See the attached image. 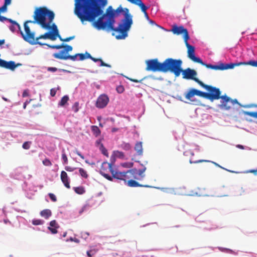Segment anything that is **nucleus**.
Wrapping results in <instances>:
<instances>
[{"instance_id":"15","label":"nucleus","mask_w":257,"mask_h":257,"mask_svg":"<svg viewBox=\"0 0 257 257\" xmlns=\"http://www.w3.org/2000/svg\"><path fill=\"white\" fill-rule=\"evenodd\" d=\"M127 1L133 4H135V5L139 6L141 8L142 11L144 13L146 19L148 20L149 19V16L146 12L147 10L148 9V8L142 2V0H127Z\"/></svg>"},{"instance_id":"29","label":"nucleus","mask_w":257,"mask_h":257,"mask_svg":"<svg viewBox=\"0 0 257 257\" xmlns=\"http://www.w3.org/2000/svg\"><path fill=\"white\" fill-rule=\"evenodd\" d=\"M74 191L78 194H83L85 192V189L83 187H77L74 188Z\"/></svg>"},{"instance_id":"40","label":"nucleus","mask_w":257,"mask_h":257,"mask_svg":"<svg viewBox=\"0 0 257 257\" xmlns=\"http://www.w3.org/2000/svg\"><path fill=\"white\" fill-rule=\"evenodd\" d=\"M72 109L75 112H77L79 110V103L78 102H75L72 107Z\"/></svg>"},{"instance_id":"2","label":"nucleus","mask_w":257,"mask_h":257,"mask_svg":"<svg viewBox=\"0 0 257 257\" xmlns=\"http://www.w3.org/2000/svg\"><path fill=\"white\" fill-rule=\"evenodd\" d=\"M195 82L207 90L208 92H202L195 89H191L185 95V97L188 100L192 101L191 98L195 95L207 99L211 101L221 99L220 104L218 105V106L224 110H229L231 105L238 104L236 99H232L226 94L221 96V91L219 88L205 84L199 79L195 80Z\"/></svg>"},{"instance_id":"13","label":"nucleus","mask_w":257,"mask_h":257,"mask_svg":"<svg viewBox=\"0 0 257 257\" xmlns=\"http://www.w3.org/2000/svg\"><path fill=\"white\" fill-rule=\"evenodd\" d=\"M252 62H256L257 61L250 60L247 62H239V63H229V64H223L221 63V70H226L228 69H232L235 66H238L242 65H250L252 66L257 67V66H254V65L251 64Z\"/></svg>"},{"instance_id":"5","label":"nucleus","mask_w":257,"mask_h":257,"mask_svg":"<svg viewBox=\"0 0 257 257\" xmlns=\"http://www.w3.org/2000/svg\"><path fill=\"white\" fill-rule=\"evenodd\" d=\"M182 61L181 59L167 58L164 61L163 72H170L173 73L175 77H179L182 71Z\"/></svg>"},{"instance_id":"27","label":"nucleus","mask_w":257,"mask_h":257,"mask_svg":"<svg viewBox=\"0 0 257 257\" xmlns=\"http://www.w3.org/2000/svg\"><path fill=\"white\" fill-rule=\"evenodd\" d=\"M51 29L53 30V32H52V34L54 35V36L56 37V38L58 37V36H60L57 27L55 24H53L52 26L51 25V28L50 29Z\"/></svg>"},{"instance_id":"26","label":"nucleus","mask_w":257,"mask_h":257,"mask_svg":"<svg viewBox=\"0 0 257 257\" xmlns=\"http://www.w3.org/2000/svg\"><path fill=\"white\" fill-rule=\"evenodd\" d=\"M69 98L68 96H67V95L64 96L63 97H62L61 100L59 102L58 105L61 106H64L67 103V102L69 100Z\"/></svg>"},{"instance_id":"3","label":"nucleus","mask_w":257,"mask_h":257,"mask_svg":"<svg viewBox=\"0 0 257 257\" xmlns=\"http://www.w3.org/2000/svg\"><path fill=\"white\" fill-rule=\"evenodd\" d=\"M55 17L54 12L49 10L46 7H39L36 8L34 15V21H27L24 24L37 23L42 28L45 29H50Z\"/></svg>"},{"instance_id":"12","label":"nucleus","mask_w":257,"mask_h":257,"mask_svg":"<svg viewBox=\"0 0 257 257\" xmlns=\"http://www.w3.org/2000/svg\"><path fill=\"white\" fill-rule=\"evenodd\" d=\"M181 73H182V77L184 79H192L195 81V80L198 79L197 78L195 77L197 75V72L196 71L193 69H191L190 68H188L185 70L182 69Z\"/></svg>"},{"instance_id":"48","label":"nucleus","mask_w":257,"mask_h":257,"mask_svg":"<svg viewBox=\"0 0 257 257\" xmlns=\"http://www.w3.org/2000/svg\"><path fill=\"white\" fill-rule=\"evenodd\" d=\"M100 62V66H105L107 67H110L111 66L108 64L105 63L101 59H100V60L99 61Z\"/></svg>"},{"instance_id":"16","label":"nucleus","mask_w":257,"mask_h":257,"mask_svg":"<svg viewBox=\"0 0 257 257\" xmlns=\"http://www.w3.org/2000/svg\"><path fill=\"white\" fill-rule=\"evenodd\" d=\"M62 48H63V49L60 51L59 53H55L53 54V56L55 58L58 59L56 56V55L58 54L62 56H68L67 53L71 51L73 49L71 46L67 44H64Z\"/></svg>"},{"instance_id":"57","label":"nucleus","mask_w":257,"mask_h":257,"mask_svg":"<svg viewBox=\"0 0 257 257\" xmlns=\"http://www.w3.org/2000/svg\"><path fill=\"white\" fill-rule=\"evenodd\" d=\"M76 154L78 156H80L82 159H83L84 158L83 155H82L79 151H76Z\"/></svg>"},{"instance_id":"34","label":"nucleus","mask_w":257,"mask_h":257,"mask_svg":"<svg viewBox=\"0 0 257 257\" xmlns=\"http://www.w3.org/2000/svg\"><path fill=\"white\" fill-rule=\"evenodd\" d=\"M44 223V221L41 219H34L32 220V224L34 225H41Z\"/></svg>"},{"instance_id":"44","label":"nucleus","mask_w":257,"mask_h":257,"mask_svg":"<svg viewBox=\"0 0 257 257\" xmlns=\"http://www.w3.org/2000/svg\"><path fill=\"white\" fill-rule=\"evenodd\" d=\"M116 90L118 93H121L124 91V88L122 85H119L116 87Z\"/></svg>"},{"instance_id":"46","label":"nucleus","mask_w":257,"mask_h":257,"mask_svg":"<svg viewBox=\"0 0 257 257\" xmlns=\"http://www.w3.org/2000/svg\"><path fill=\"white\" fill-rule=\"evenodd\" d=\"M49 196L52 201L56 202L57 201V198L54 194L50 193L49 194Z\"/></svg>"},{"instance_id":"32","label":"nucleus","mask_w":257,"mask_h":257,"mask_svg":"<svg viewBox=\"0 0 257 257\" xmlns=\"http://www.w3.org/2000/svg\"><path fill=\"white\" fill-rule=\"evenodd\" d=\"M100 151H101V153L103 154L104 156L106 157H108V153L107 152V150L104 147L103 144H101L99 148Z\"/></svg>"},{"instance_id":"60","label":"nucleus","mask_w":257,"mask_h":257,"mask_svg":"<svg viewBox=\"0 0 257 257\" xmlns=\"http://www.w3.org/2000/svg\"><path fill=\"white\" fill-rule=\"evenodd\" d=\"M59 70L61 71H63V72H65L70 73V71L67 70H65V69H60Z\"/></svg>"},{"instance_id":"20","label":"nucleus","mask_w":257,"mask_h":257,"mask_svg":"<svg viewBox=\"0 0 257 257\" xmlns=\"http://www.w3.org/2000/svg\"><path fill=\"white\" fill-rule=\"evenodd\" d=\"M50 226L48 228L52 234H56L58 232L57 229L59 227V225L55 220H52L50 222Z\"/></svg>"},{"instance_id":"21","label":"nucleus","mask_w":257,"mask_h":257,"mask_svg":"<svg viewBox=\"0 0 257 257\" xmlns=\"http://www.w3.org/2000/svg\"><path fill=\"white\" fill-rule=\"evenodd\" d=\"M135 150L136 151L137 155L142 156L143 154V149L142 142H137L135 146Z\"/></svg>"},{"instance_id":"9","label":"nucleus","mask_w":257,"mask_h":257,"mask_svg":"<svg viewBox=\"0 0 257 257\" xmlns=\"http://www.w3.org/2000/svg\"><path fill=\"white\" fill-rule=\"evenodd\" d=\"M112 169L113 168L111 163H108L106 162H104L101 165L100 170V173L102 176H103L108 180L112 181V177H111L107 173L108 170L110 172V170Z\"/></svg>"},{"instance_id":"28","label":"nucleus","mask_w":257,"mask_h":257,"mask_svg":"<svg viewBox=\"0 0 257 257\" xmlns=\"http://www.w3.org/2000/svg\"><path fill=\"white\" fill-rule=\"evenodd\" d=\"M91 130L94 135L96 137L98 136L100 134V130L98 126L95 125H92L91 126Z\"/></svg>"},{"instance_id":"31","label":"nucleus","mask_w":257,"mask_h":257,"mask_svg":"<svg viewBox=\"0 0 257 257\" xmlns=\"http://www.w3.org/2000/svg\"><path fill=\"white\" fill-rule=\"evenodd\" d=\"M98 249L96 248H93L92 249H90L89 250H88L86 252L87 255L88 257H92L94 256L96 252H97Z\"/></svg>"},{"instance_id":"42","label":"nucleus","mask_w":257,"mask_h":257,"mask_svg":"<svg viewBox=\"0 0 257 257\" xmlns=\"http://www.w3.org/2000/svg\"><path fill=\"white\" fill-rule=\"evenodd\" d=\"M30 144H31L30 142H25L23 144V146H22L23 148L24 149H26V150L29 149L30 148Z\"/></svg>"},{"instance_id":"58","label":"nucleus","mask_w":257,"mask_h":257,"mask_svg":"<svg viewBox=\"0 0 257 257\" xmlns=\"http://www.w3.org/2000/svg\"><path fill=\"white\" fill-rule=\"evenodd\" d=\"M70 240L72 241H74V242H77V243L79 242V240L76 238H71Z\"/></svg>"},{"instance_id":"18","label":"nucleus","mask_w":257,"mask_h":257,"mask_svg":"<svg viewBox=\"0 0 257 257\" xmlns=\"http://www.w3.org/2000/svg\"><path fill=\"white\" fill-rule=\"evenodd\" d=\"M60 178L62 182H63L64 186L68 189L70 188V179L68 176L67 173L62 171L61 172Z\"/></svg>"},{"instance_id":"56","label":"nucleus","mask_w":257,"mask_h":257,"mask_svg":"<svg viewBox=\"0 0 257 257\" xmlns=\"http://www.w3.org/2000/svg\"><path fill=\"white\" fill-rule=\"evenodd\" d=\"M87 206L86 205L83 206L82 208L79 210V214H81L86 208Z\"/></svg>"},{"instance_id":"14","label":"nucleus","mask_w":257,"mask_h":257,"mask_svg":"<svg viewBox=\"0 0 257 257\" xmlns=\"http://www.w3.org/2000/svg\"><path fill=\"white\" fill-rule=\"evenodd\" d=\"M108 101L109 98L107 95L105 94L101 95L97 99L96 106L98 108H103L106 106Z\"/></svg>"},{"instance_id":"10","label":"nucleus","mask_w":257,"mask_h":257,"mask_svg":"<svg viewBox=\"0 0 257 257\" xmlns=\"http://www.w3.org/2000/svg\"><path fill=\"white\" fill-rule=\"evenodd\" d=\"M171 31L174 34L177 35L183 34L184 35V42L188 41L189 39V36L188 31L186 29L184 28L183 26H177V25H174L172 27Z\"/></svg>"},{"instance_id":"4","label":"nucleus","mask_w":257,"mask_h":257,"mask_svg":"<svg viewBox=\"0 0 257 257\" xmlns=\"http://www.w3.org/2000/svg\"><path fill=\"white\" fill-rule=\"evenodd\" d=\"M24 29L25 34L23 32H21V34L25 41L29 43L31 45L39 44L41 46L46 45L47 44L42 43L39 40L41 39H50L52 41H55L56 39V37L52 34V32L50 31L45 33L43 35H41L40 36L35 38V33L31 32L30 27L28 25L24 24Z\"/></svg>"},{"instance_id":"11","label":"nucleus","mask_w":257,"mask_h":257,"mask_svg":"<svg viewBox=\"0 0 257 257\" xmlns=\"http://www.w3.org/2000/svg\"><path fill=\"white\" fill-rule=\"evenodd\" d=\"M110 173L112 175L111 177L113 178L124 181L125 183L126 182L127 180V171L126 172H120L117 170V169H112L110 170Z\"/></svg>"},{"instance_id":"54","label":"nucleus","mask_w":257,"mask_h":257,"mask_svg":"<svg viewBox=\"0 0 257 257\" xmlns=\"http://www.w3.org/2000/svg\"><path fill=\"white\" fill-rule=\"evenodd\" d=\"M96 143V146H97V147H99H99L100 146L101 144H102L101 143V139H99V140H97V141H96V143Z\"/></svg>"},{"instance_id":"45","label":"nucleus","mask_w":257,"mask_h":257,"mask_svg":"<svg viewBox=\"0 0 257 257\" xmlns=\"http://www.w3.org/2000/svg\"><path fill=\"white\" fill-rule=\"evenodd\" d=\"M86 54H87V57L90 59H91L94 62H97L99 61L100 60V58H95L91 56V55L88 53V52H86Z\"/></svg>"},{"instance_id":"49","label":"nucleus","mask_w":257,"mask_h":257,"mask_svg":"<svg viewBox=\"0 0 257 257\" xmlns=\"http://www.w3.org/2000/svg\"><path fill=\"white\" fill-rule=\"evenodd\" d=\"M29 96V90L28 89H26V90H25L23 91V94H22V96L23 97H27V96Z\"/></svg>"},{"instance_id":"50","label":"nucleus","mask_w":257,"mask_h":257,"mask_svg":"<svg viewBox=\"0 0 257 257\" xmlns=\"http://www.w3.org/2000/svg\"><path fill=\"white\" fill-rule=\"evenodd\" d=\"M47 70L50 72H55L57 70V68L56 67H48Z\"/></svg>"},{"instance_id":"41","label":"nucleus","mask_w":257,"mask_h":257,"mask_svg":"<svg viewBox=\"0 0 257 257\" xmlns=\"http://www.w3.org/2000/svg\"><path fill=\"white\" fill-rule=\"evenodd\" d=\"M62 159L64 162V164H67L68 163V159L67 157L64 152V151H63V153L62 154Z\"/></svg>"},{"instance_id":"64","label":"nucleus","mask_w":257,"mask_h":257,"mask_svg":"<svg viewBox=\"0 0 257 257\" xmlns=\"http://www.w3.org/2000/svg\"><path fill=\"white\" fill-rule=\"evenodd\" d=\"M117 131H118V128H114H114H112V132H116Z\"/></svg>"},{"instance_id":"30","label":"nucleus","mask_w":257,"mask_h":257,"mask_svg":"<svg viewBox=\"0 0 257 257\" xmlns=\"http://www.w3.org/2000/svg\"><path fill=\"white\" fill-rule=\"evenodd\" d=\"M79 172L80 175H81V176L82 177L85 178V179L88 178V175L87 174V172L84 169L81 168H79Z\"/></svg>"},{"instance_id":"55","label":"nucleus","mask_w":257,"mask_h":257,"mask_svg":"<svg viewBox=\"0 0 257 257\" xmlns=\"http://www.w3.org/2000/svg\"><path fill=\"white\" fill-rule=\"evenodd\" d=\"M56 91L54 89H51L50 90V94L52 96H54L56 94Z\"/></svg>"},{"instance_id":"43","label":"nucleus","mask_w":257,"mask_h":257,"mask_svg":"<svg viewBox=\"0 0 257 257\" xmlns=\"http://www.w3.org/2000/svg\"><path fill=\"white\" fill-rule=\"evenodd\" d=\"M7 21H9L10 23H11L13 25H15V26H16L17 27V28L20 30L21 29V27H20V25L17 23L16 22V21L11 19H9L8 18V20H7Z\"/></svg>"},{"instance_id":"35","label":"nucleus","mask_w":257,"mask_h":257,"mask_svg":"<svg viewBox=\"0 0 257 257\" xmlns=\"http://www.w3.org/2000/svg\"><path fill=\"white\" fill-rule=\"evenodd\" d=\"M210 161L206 160H199L197 161H193L191 159H190L189 162L190 164H197L202 162H210Z\"/></svg>"},{"instance_id":"63","label":"nucleus","mask_w":257,"mask_h":257,"mask_svg":"<svg viewBox=\"0 0 257 257\" xmlns=\"http://www.w3.org/2000/svg\"><path fill=\"white\" fill-rule=\"evenodd\" d=\"M257 172V170H251L249 171V172H250V173H255L256 172Z\"/></svg>"},{"instance_id":"6","label":"nucleus","mask_w":257,"mask_h":257,"mask_svg":"<svg viewBox=\"0 0 257 257\" xmlns=\"http://www.w3.org/2000/svg\"><path fill=\"white\" fill-rule=\"evenodd\" d=\"M147 71H152L153 72H163L164 62H159L157 59H150L146 61Z\"/></svg>"},{"instance_id":"33","label":"nucleus","mask_w":257,"mask_h":257,"mask_svg":"<svg viewBox=\"0 0 257 257\" xmlns=\"http://www.w3.org/2000/svg\"><path fill=\"white\" fill-rule=\"evenodd\" d=\"M58 38L60 39V41L63 42H68L71 40H73L75 38V36H70L69 37L66 38L65 39H63L61 38V37L60 36H58Z\"/></svg>"},{"instance_id":"24","label":"nucleus","mask_w":257,"mask_h":257,"mask_svg":"<svg viewBox=\"0 0 257 257\" xmlns=\"http://www.w3.org/2000/svg\"><path fill=\"white\" fill-rule=\"evenodd\" d=\"M40 215L46 219L49 218L52 215V212L50 210L48 209L43 210L40 212Z\"/></svg>"},{"instance_id":"51","label":"nucleus","mask_w":257,"mask_h":257,"mask_svg":"<svg viewBox=\"0 0 257 257\" xmlns=\"http://www.w3.org/2000/svg\"><path fill=\"white\" fill-rule=\"evenodd\" d=\"M221 251H225L226 252L228 253H235V252L233 251L232 250L228 248H224L223 249H220Z\"/></svg>"},{"instance_id":"39","label":"nucleus","mask_w":257,"mask_h":257,"mask_svg":"<svg viewBox=\"0 0 257 257\" xmlns=\"http://www.w3.org/2000/svg\"><path fill=\"white\" fill-rule=\"evenodd\" d=\"M77 55H78V56H79V57L80 60H83L84 59L88 58L87 57V54H86V52L85 54L77 53Z\"/></svg>"},{"instance_id":"23","label":"nucleus","mask_w":257,"mask_h":257,"mask_svg":"<svg viewBox=\"0 0 257 257\" xmlns=\"http://www.w3.org/2000/svg\"><path fill=\"white\" fill-rule=\"evenodd\" d=\"M203 66H205L207 68L214 70H221V63L218 65H213L210 64H206L203 62V64H201Z\"/></svg>"},{"instance_id":"47","label":"nucleus","mask_w":257,"mask_h":257,"mask_svg":"<svg viewBox=\"0 0 257 257\" xmlns=\"http://www.w3.org/2000/svg\"><path fill=\"white\" fill-rule=\"evenodd\" d=\"M65 169L66 171H68V172H73V171H74L76 169V168L71 167L70 166H66L65 167Z\"/></svg>"},{"instance_id":"52","label":"nucleus","mask_w":257,"mask_h":257,"mask_svg":"<svg viewBox=\"0 0 257 257\" xmlns=\"http://www.w3.org/2000/svg\"><path fill=\"white\" fill-rule=\"evenodd\" d=\"M16 28H17V27L13 24H12L11 26H10V29L13 32H14L16 31Z\"/></svg>"},{"instance_id":"17","label":"nucleus","mask_w":257,"mask_h":257,"mask_svg":"<svg viewBox=\"0 0 257 257\" xmlns=\"http://www.w3.org/2000/svg\"><path fill=\"white\" fill-rule=\"evenodd\" d=\"M241 106L243 108H252L256 107L257 108V104H244L241 105ZM243 114L246 115H248L255 118H257V111H243Z\"/></svg>"},{"instance_id":"37","label":"nucleus","mask_w":257,"mask_h":257,"mask_svg":"<svg viewBox=\"0 0 257 257\" xmlns=\"http://www.w3.org/2000/svg\"><path fill=\"white\" fill-rule=\"evenodd\" d=\"M113 153L116 157H119V158H122L124 157V154L122 152H120L119 151H115L113 152Z\"/></svg>"},{"instance_id":"38","label":"nucleus","mask_w":257,"mask_h":257,"mask_svg":"<svg viewBox=\"0 0 257 257\" xmlns=\"http://www.w3.org/2000/svg\"><path fill=\"white\" fill-rule=\"evenodd\" d=\"M63 45H64V44H62L61 45H50L47 44V46L48 47L52 48V49H60L62 48V47H63Z\"/></svg>"},{"instance_id":"36","label":"nucleus","mask_w":257,"mask_h":257,"mask_svg":"<svg viewBox=\"0 0 257 257\" xmlns=\"http://www.w3.org/2000/svg\"><path fill=\"white\" fill-rule=\"evenodd\" d=\"M43 164L45 166H51L52 164L49 159L46 158L42 161Z\"/></svg>"},{"instance_id":"1","label":"nucleus","mask_w":257,"mask_h":257,"mask_svg":"<svg viewBox=\"0 0 257 257\" xmlns=\"http://www.w3.org/2000/svg\"><path fill=\"white\" fill-rule=\"evenodd\" d=\"M97 3L101 8L105 6L101 5V1L98 0ZM102 11L100 15L101 16L96 21L95 19L91 22H93V26L98 30H111L119 32L120 34L115 36L116 39H124L127 36V31L133 24L132 16L129 13V10L127 8L123 9L120 5L115 10L111 6H109L105 14H103Z\"/></svg>"},{"instance_id":"59","label":"nucleus","mask_w":257,"mask_h":257,"mask_svg":"<svg viewBox=\"0 0 257 257\" xmlns=\"http://www.w3.org/2000/svg\"><path fill=\"white\" fill-rule=\"evenodd\" d=\"M12 0H5V3L6 5H9L11 4Z\"/></svg>"},{"instance_id":"19","label":"nucleus","mask_w":257,"mask_h":257,"mask_svg":"<svg viewBox=\"0 0 257 257\" xmlns=\"http://www.w3.org/2000/svg\"><path fill=\"white\" fill-rule=\"evenodd\" d=\"M128 186L131 187H144L146 188H150L152 187L150 185H141L138 182L133 180V179H130L127 180L126 182Z\"/></svg>"},{"instance_id":"25","label":"nucleus","mask_w":257,"mask_h":257,"mask_svg":"<svg viewBox=\"0 0 257 257\" xmlns=\"http://www.w3.org/2000/svg\"><path fill=\"white\" fill-rule=\"evenodd\" d=\"M119 147L122 150L126 151H130L132 149V146L130 143L124 142H122L119 145Z\"/></svg>"},{"instance_id":"8","label":"nucleus","mask_w":257,"mask_h":257,"mask_svg":"<svg viewBox=\"0 0 257 257\" xmlns=\"http://www.w3.org/2000/svg\"><path fill=\"white\" fill-rule=\"evenodd\" d=\"M185 44L187 48L188 57L194 62L203 64L202 60L200 58L197 57L195 55V47L190 45L188 41L185 42Z\"/></svg>"},{"instance_id":"62","label":"nucleus","mask_w":257,"mask_h":257,"mask_svg":"<svg viewBox=\"0 0 257 257\" xmlns=\"http://www.w3.org/2000/svg\"><path fill=\"white\" fill-rule=\"evenodd\" d=\"M237 148H239V149H244L243 146H242V145H238L237 146Z\"/></svg>"},{"instance_id":"53","label":"nucleus","mask_w":257,"mask_h":257,"mask_svg":"<svg viewBox=\"0 0 257 257\" xmlns=\"http://www.w3.org/2000/svg\"><path fill=\"white\" fill-rule=\"evenodd\" d=\"M128 79H129L131 81L134 82H141L144 79H141V80H138L137 79H133V78H127Z\"/></svg>"},{"instance_id":"22","label":"nucleus","mask_w":257,"mask_h":257,"mask_svg":"<svg viewBox=\"0 0 257 257\" xmlns=\"http://www.w3.org/2000/svg\"><path fill=\"white\" fill-rule=\"evenodd\" d=\"M56 56L57 58H58V59H60V60L70 59V60L74 61L76 60V57L78 56V55H77V54H76L74 55H68V56H62V55L58 54V55H56Z\"/></svg>"},{"instance_id":"7","label":"nucleus","mask_w":257,"mask_h":257,"mask_svg":"<svg viewBox=\"0 0 257 257\" xmlns=\"http://www.w3.org/2000/svg\"><path fill=\"white\" fill-rule=\"evenodd\" d=\"M146 170V168L140 170L137 169H132L127 171V180L130 179H133L135 180H142L145 177L144 172Z\"/></svg>"},{"instance_id":"61","label":"nucleus","mask_w":257,"mask_h":257,"mask_svg":"<svg viewBox=\"0 0 257 257\" xmlns=\"http://www.w3.org/2000/svg\"><path fill=\"white\" fill-rule=\"evenodd\" d=\"M30 102V101H26V102L24 103V105H23V108H24V109H25V108H26V106H27V103H28V102Z\"/></svg>"}]
</instances>
